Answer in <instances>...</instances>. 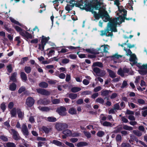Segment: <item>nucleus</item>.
Listing matches in <instances>:
<instances>
[{
	"label": "nucleus",
	"instance_id": "1",
	"mask_svg": "<svg viewBox=\"0 0 147 147\" xmlns=\"http://www.w3.org/2000/svg\"><path fill=\"white\" fill-rule=\"evenodd\" d=\"M95 10H98L99 14L97 13L96 11L93 10L94 8L89 7H87L86 10L87 11L91 12L93 14L94 17L96 19H98L100 17H101L105 22L109 21V16L107 11L105 10V9H100L99 7H95Z\"/></svg>",
	"mask_w": 147,
	"mask_h": 147
},
{
	"label": "nucleus",
	"instance_id": "2",
	"mask_svg": "<svg viewBox=\"0 0 147 147\" xmlns=\"http://www.w3.org/2000/svg\"><path fill=\"white\" fill-rule=\"evenodd\" d=\"M118 18H115L111 21V23H108V28L104 30L100 31V35L103 36L107 35V34L109 32L110 30L112 32H116L117 30L116 28L117 25L118 23Z\"/></svg>",
	"mask_w": 147,
	"mask_h": 147
},
{
	"label": "nucleus",
	"instance_id": "3",
	"mask_svg": "<svg viewBox=\"0 0 147 147\" xmlns=\"http://www.w3.org/2000/svg\"><path fill=\"white\" fill-rule=\"evenodd\" d=\"M75 5L76 7H78L81 8L82 7V3H80V2H76L74 0H71L65 6V9L69 12L70 10L72 9Z\"/></svg>",
	"mask_w": 147,
	"mask_h": 147
},
{
	"label": "nucleus",
	"instance_id": "4",
	"mask_svg": "<svg viewBox=\"0 0 147 147\" xmlns=\"http://www.w3.org/2000/svg\"><path fill=\"white\" fill-rule=\"evenodd\" d=\"M114 4H115L117 5V6L118 7V8L119 9V10L120 12L121 13H122V14L123 16V17L125 19L127 20H129V19L126 18V17L127 15V11L124 8H121V9L119 7V5H120V3H119V0H115L114 1Z\"/></svg>",
	"mask_w": 147,
	"mask_h": 147
},
{
	"label": "nucleus",
	"instance_id": "5",
	"mask_svg": "<svg viewBox=\"0 0 147 147\" xmlns=\"http://www.w3.org/2000/svg\"><path fill=\"white\" fill-rule=\"evenodd\" d=\"M68 125L66 123H58L55 125L56 129L58 131H60L63 129L67 128L68 127Z\"/></svg>",
	"mask_w": 147,
	"mask_h": 147
},
{
	"label": "nucleus",
	"instance_id": "6",
	"mask_svg": "<svg viewBox=\"0 0 147 147\" xmlns=\"http://www.w3.org/2000/svg\"><path fill=\"white\" fill-rule=\"evenodd\" d=\"M21 129L23 135L26 137L29 135V132L26 123H23L22 124Z\"/></svg>",
	"mask_w": 147,
	"mask_h": 147
},
{
	"label": "nucleus",
	"instance_id": "7",
	"mask_svg": "<svg viewBox=\"0 0 147 147\" xmlns=\"http://www.w3.org/2000/svg\"><path fill=\"white\" fill-rule=\"evenodd\" d=\"M129 71V69L126 68H123V69L120 68L118 70L117 74L123 77H124L125 74L128 73Z\"/></svg>",
	"mask_w": 147,
	"mask_h": 147
},
{
	"label": "nucleus",
	"instance_id": "8",
	"mask_svg": "<svg viewBox=\"0 0 147 147\" xmlns=\"http://www.w3.org/2000/svg\"><path fill=\"white\" fill-rule=\"evenodd\" d=\"M66 109L65 107H61L57 109V111L60 115L63 116L66 115Z\"/></svg>",
	"mask_w": 147,
	"mask_h": 147
},
{
	"label": "nucleus",
	"instance_id": "9",
	"mask_svg": "<svg viewBox=\"0 0 147 147\" xmlns=\"http://www.w3.org/2000/svg\"><path fill=\"white\" fill-rule=\"evenodd\" d=\"M35 102L34 100L32 97H29L26 100V104L29 107L32 106Z\"/></svg>",
	"mask_w": 147,
	"mask_h": 147
},
{
	"label": "nucleus",
	"instance_id": "10",
	"mask_svg": "<svg viewBox=\"0 0 147 147\" xmlns=\"http://www.w3.org/2000/svg\"><path fill=\"white\" fill-rule=\"evenodd\" d=\"M37 92L39 93L42 95L48 96L50 94V93L49 92L44 89L39 88L36 89Z\"/></svg>",
	"mask_w": 147,
	"mask_h": 147
},
{
	"label": "nucleus",
	"instance_id": "11",
	"mask_svg": "<svg viewBox=\"0 0 147 147\" xmlns=\"http://www.w3.org/2000/svg\"><path fill=\"white\" fill-rule=\"evenodd\" d=\"M141 69L140 70V73L141 74H146L147 73V64L143 65L140 67Z\"/></svg>",
	"mask_w": 147,
	"mask_h": 147
},
{
	"label": "nucleus",
	"instance_id": "12",
	"mask_svg": "<svg viewBox=\"0 0 147 147\" xmlns=\"http://www.w3.org/2000/svg\"><path fill=\"white\" fill-rule=\"evenodd\" d=\"M12 134L13 135V138L16 140H18L20 139V137L18 132L14 129H11Z\"/></svg>",
	"mask_w": 147,
	"mask_h": 147
},
{
	"label": "nucleus",
	"instance_id": "13",
	"mask_svg": "<svg viewBox=\"0 0 147 147\" xmlns=\"http://www.w3.org/2000/svg\"><path fill=\"white\" fill-rule=\"evenodd\" d=\"M38 102L40 104L47 105L50 103V101L47 99L44 98L43 99H40L38 101Z\"/></svg>",
	"mask_w": 147,
	"mask_h": 147
},
{
	"label": "nucleus",
	"instance_id": "14",
	"mask_svg": "<svg viewBox=\"0 0 147 147\" xmlns=\"http://www.w3.org/2000/svg\"><path fill=\"white\" fill-rule=\"evenodd\" d=\"M51 143L59 146H63L64 144L62 142L56 140H53Z\"/></svg>",
	"mask_w": 147,
	"mask_h": 147
},
{
	"label": "nucleus",
	"instance_id": "15",
	"mask_svg": "<svg viewBox=\"0 0 147 147\" xmlns=\"http://www.w3.org/2000/svg\"><path fill=\"white\" fill-rule=\"evenodd\" d=\"M62 133L65 135L67 136H71L72 132L70 130L67 129L63 131H62Z\"/></svg>",
	"mask_w": 147,
	"mask_h": 147
},
{
	"label": "nucleus",
	"instance_id": "16",
	"mask_svg": "<svg viewBox=\"0 0 147 147\" xmlns=\"http://www.w3.org/2000/svg\"><path fill=\"white\" fill-rule=\"evenodd\" d=\"M107 70L111 78H114L116 77V74L115 72L109 69H107Z\"/></svg>",
	"mask_w": 147,
	"mask_h": 147
},
{
	"label": "nucleus",
	"instance_id": "17",
	"mask_svg": "<svg viewBox=\"0 0 147 147\" xmlns=\"http://www.w3.org/2000/svg\"><path fill=\"white\" fill-rule=\"evenodd\" d=\"M20 77L22 80L24 81L27 80V76L26 74L24 72H21L20 73Z\"/></svg>",
	"mask_w": 147,
	"mask_h": 147
},
{
	"label": "nucleus",
	"instance_id": "18",
	"mask_svg": "<svg viewBox=\"0 0 147 147\" xmlns=\"http://www.w3.org/2000/svg\"><path fill=\"white\" fill-rule=\"evenodd\" d=\"M17 75L16 72H14L12 74L10 78V80L13 82H15L16 81V77Z\"/></svg>",
	"mask_w": 147,
	"mask_h": 147
},
{
	"label": "nucleus",
	"instance_id": "19",
	"mask_svg": "<svg viewBox=\"0 0 147 147\" xmlns=\"http://www.w3.org/2000/svg\"><path fill=\"white\" fill-rule=\"evenodd\" d=\"M42 39L41 40V43H42V44H43L44 45H46V43L47 42L49 39V37L47 38L43 36H42Z\"/></svg>",
	"mask_w": 147,
	"mask_h": 147
},
{
	"label": "nucleus",
	"instance_id": "20",
	"mask_svg": "<svg viewBox=\"0 0 147 147\" xmlns=\"http://www.w3.org/2000/svg\"><path fill=\"white\" fill-rule=\"evenodd\" d=\"M102 125L105 127H110L112 126V124L110 122L107 121H105L103 122H101V123Z\"/></svg>",
	"mask_w": 147,
	"mask_h": 147
},
{
	"label": "nucleus",
	"instance_id": "21",
	"mask_svg": "<svg viewBox=\"0 0 147 147\" xmlns=\"http://www.w3.org/2000/svg\"><path fill=\"white\" fill-rule=\"evenodd\" d=\"M92 67L98 66L100 67H103L102 63L99 62H96L93 63Z\"/></svg>",
	"mask_w": 147,
	"mask_h": 147
},
{
	"label": "nucleus",
	"instance_id": "22",
	"mask_svg": "<svg viewBox=\"0 0 147 147\" xmlns=\"http://www.w3.org/2000/svg\"><path fill=\"white\" fill-rule=\"evenodd\" d=\"M110 91L107 90H102L101 91V95L102 96H106L109 95Z\"/></svg>",
	"mask_w": 147,
	"mask_h": 147
},
{
	"label": "nucleus",
	"instance_id": "23",
	"mask_svg": "<svg viewBox=\"0 0 147 147\" xmlns=\"http://www.w3.org/2000/svg\"><path fill=\"white\" fill-rule=\"evenodd\" d=\"M88 145V144L85 142H80L77 143V146L78 147H82L86 146Z\"/></svg>",
	"mask_w": 147,
	"mask_h": 147
},
{
	"label": "nucleus",
	"instance_id": "24",
	"mask_svg": "<svg viewBox=\"0 0 147 147\" xmlns=\"http://www.w3.org/2000/svg\"><path fill=\"white\" fill-rule=\"evenodd\" d=\"M46 120L50 122H54L57 121L56 118L53 117H47Z\"/></svg>",
	"mask_w": 147,
	"mask_h": 147
},
{
	"label": "nucleus",
	"instance_id": "25",
	"mask_svg": "<svg viewBox=\"0 0 147 147\" xmlns=\"http://www.w3.org/2000/svg\"><path fill=\"white\" fill-rule=\"evenodd\" d=\"M128 86L127 81L124 80L123 81L122 85L121 86V89H123L124 88H126Z\"/></svg>",
	"mask_w": 147,
	"mask_h": 147
},
{
	"label": "nucleus",
	"instance_id": "26",
	"mask_svg": "<svg viewBox=\"0 0 147 147\" xmlns=\"http://www.w3.org/2000/svg\"><path fill=\"white\" fill-rule=\"evenodd\" d=\"M4 28L9 32H11L12 30L8 24H4Z\"/></svg>",
	"mask_w": 147,
	"mask_h": 147
},
{
	"label": "nucleus",
	"instance_id": "27",
	"mask_svg": "<svg viewBox=\"0 0 147 147\" xmlns=\"http://www.w3.org/2000/svg\"><path fill=\"white\" fill-rule=\"evenodd\" d=\"M69 113L71 114H76L77 113L76 110L73 108H70L69 110Z\"/></svg>",
	"mask_w": 147,
	"mask_h": 147
},
{
	"label": "nucleus",
	"instance_id": "28",
	"mask_svg": "<svg viewBox=\"0 0 147 147\" xmlns=\"http://www.w3.org/2000/svg\"><path fill=\"white\" fill-rule=\"evenodd\" d=\"M130 56L129 60L130 61L134 62L137 59L136 55L134 54H132Z\"/></svg>",
	"mask_w": 147,
	"mask_h": 147
},
{
	"label": "nucleus",
	"instance_id": "29",
	"mask_svg": "<svg viewBox=\"0 0 147 147\" xmlns=\"http://www.w3.org/2000/svg\"><path fill=\"white\" fill-rule=\"evenodd\" d=\"M11 117H16V110L15 108H13L10 111Z\"/></svg>",
	"mask_w": 147,
	"mask_h": 147
},
{
	"label": "nucleus",
	"instance_id": "30",
	"mask_svg": "<svg viewBox=\"0 0 147 147\" xmlns=\"http://www.w3.org/2000/svg\"><path fill=\"white\" fill-rule=\"evenodd\" d=\"M123 129L124 130L128 131H131L133 129V128L132 127L126 125H123Z\"/></svg>",
	"mask_w": 147,
	"mask_h": 147
},
{
	"label": "nucleus",
	"instance_id": "31",
	"mask_svg": "<svg viewBox=\"0 0 147 147\" xmlns=\"http://www.w3.org/2000/svg\"><path fill=\"white\" fill-rule=\"evenodd\" d=\"M124 50L126 52V55L127 56L131 55L132 54V52L129 49H128L124 47Z\"/></svg>",
	"mask_w": 147,
	"mask_h": 147
},
{
	"label": "nucleus",
	"instance_id": "32",
	"mask_svg": "<svg viewBox=\"0 0 147 147\" xmlns=\"http://www.w3.org/2000/svg\"><path fill=\"white\" fill-rule=\"evenodd\" d=\"M133 132L134 134L138 137L141 136L142 135V133L138 130H134L133 131Z\"/></svg>",
	"mask_w": 147,
	"mask_h": 147
},
{
	"label": "nucleus",
	"instance_id": "33",
	"mask_svg": "<svg viewBox=\"0 0 147 147\" xmlns=\"http://www.w3.org/2000/svg\"><path fill=\"white\" fill-rule=\"evenodd\" d=\"M17 114L18 117L22 119L24 116V113H22L20 109H19L17 111Z\"/></svg>",
	"mask_w": 147,
	"mask_h": 147
},
{
	"label": "nucleus",
	"instance_id": "34",
	"mask_svg": "<svg viewBox=\"0 0 147 147\" xmlns=\"http://www.w3.org/2000/svg\"><path fill=\"white\" fill-rule=\"evenodd\" d=\"M81 88L80 87H74L71 89V91L73 92H76L80 90Z\"/></svg>",
	"mask_w": 147,
	"mask_h": 147
},
{
	"label": "nucleus",
	"instance_id": "35",
	"mask_svg": "<svg viewBox=\"0 0 147 147\" xmlns=\"http://www.w3.org/2000/svg\"><path fill=\"white\" fill-rule=\"evenodd\" d=\"M100 123H101V122H104V121H105L107 120V117L104 116L103 114H101L100 115Z\"/></svg>",
	"mask_w": 147,
	"mask_h": 147
},
{
	"label": "nucleus",
	"instance_id": "36",
	"mask_svg": "<svg viewBox=\"0 0 147 147\" xmlns=\"http://www.w3.org/2000/svg\"><path fill=\"white\" fill-rule=\"evenodd\" d=\"M31 68L30 66H25L24 69L25 72L27 74L30 73L31 72Z\"/></svg>",
	"mask_w": 147,
	"mask_h": 147
},
{
	"label": "nucleus",
	"instance_id": "37",
	"mask_svg": "<svg viewBox=\"0 0 147 147\" xmlns=\"http://www.w3.org/2000/svg\"><path fill=\"white\" fill-rule=\"evenodd\" d=\"M38 108L40 110L43 111H47L49 110V108L47 107H39Z\"/></svg>",
	"mask_w": 147,
	"mask_h": 147
},
{
	"label": "nucleus",
	"instance_id": "38",
	"mask_svg": "<svg viewBox=\"0 0 147 147\" xmlns=\"http://www.w3.org/2000/svg\"><path fill=\"white\" fill-rule=\"evenodd\" d=\"M42 129L45 133H48L51 131V127L48 128L45 126H43Z\"/></svg>",
	"mask_w": 147,
	"mask_h": 147
},
{
	"label": "nucleus",
	"instance_id": "39",
	"mask_svg": "<svg viewBox=\"0 0 147 147\" xmlns=\"http://www.w3.org/2000/svg\"><path fill=\"white\" fill-rule=\"evenodd\" d=\"M9 89L11 91H14L16 88V85L15 83H12L9 86Z\"/></svg>",
	"mask_w": 147,
	"mask_h": 147
},
{
	"label": "nucleus",
	"instance_id": "40",
	"mask_svg": "<svg viewBox=\"0 0 147 147\" xmlns=\"http://www.w3.org/2000/svg\"><path fill=\"white\" fill-rule=\"evenodd\" d=\"M68 96L71 99H74L77 97V95L76 94L70 93L69 95Z\"/></svg>",
	"mask_w": 147,
	"mask_h": 147
},
{
	"label": "nucleus",
	"instance_id": "41",
	"mask_svg": "<svg viewBox=\"0 0 147 147\" xmlns=\"http://www.w3.org/2000/svg\"><path fill=\"white\" fill-rule=\"evenodd\" d=\"M106 74V72L105 70L100 69L98 76L102 77H103Z\"/></svg>",
	"mask_w": 147,
	"mask_h": 147
},
{
	"label": "nucleus",
	"instance_id": "42",
	"mask_svg": "<svg viewBox=\"0 0 147 147\" xmlns=\"http://www.w3.org/2000/svg\"><path fill=\"white\" fill-rule=\"evenodd\" d=\"M116 140L117 142L120 143L122 140V137L120 134H118L116 137Z\"/></svg>",
	"mask_w": 147,
	"mask_h": 147
},
{
	"label": "nucleus",
	"instance_id": "43",
	"mask_svg": "<svg viewBox=\"0 0 147 147\" xmlns=\"http://www.w3.org/2000/svg\"><path fill=\"white\" fill-rule=\"evenodd\" d=\"M85 51L87 52L90 53L91 54H95L96 51L95 50L93 49H85Z\"/></svg>",
	"mask_w": 147,
	"mask_h": 147
},
{
	"label": "nucleus",
	"instance_id": "44",
	"mask_svg": "<svg viewBox=\"0 0 147 147\" xmlns=\"http://www.w3.org/2000/svg\"><path fill=\"white\" fill-rule=\"evenodd\" d=\"M51 102L53 104H56L59 103L60 102V100L59 99L57 98L52 99Z\"/></svg>",
	"mask_w": 147,
	"mask_h": 147
},
{
	"label": "nucleus",
	"instance_id": "45",
	"mask_svg": "<svg viewBox=\"0 0 147 147\" xmlns=\"http://www.w3.org/2000/svg\"><path fill=\"white\" fill-rule=\"evenodd\" d=\"M39 86L42 88H46L48 86V84L45 82H43L40 83Z\"/></svg>",
	"mask_w": 147,
	"mask_h": 147
},
{
	"label": "nucleus",
	"instance_id": "46",
	"mask_svg": "<svg viewBox=\"0 0 147 147\" xmlns=\"http://www.w3.org/2000/svg\"><path fill=\"white\" fill-rule=\"evenodd\" d=\"M96 102L103 104L104 102V100L103 99L101 98H98L96 99Z\"/></svg>",
	"mask_w": 147,
	"mask_h": 147
},
{
	"label": "nucleus",
	"instance_id": "47",
	"mask_svg": "<svg viewBox=\"0 0 147 147\" xmlns=\"http://www.w3.org/2000/svg\"><path fill=\"white\" fill-rule=\"evenodd\" d=\"M96 135L98 136L101 137L105 135V132L103 131H99L97 133Z\"/></svg>",
	"mask_w": 147,
	"mask_h": 147
},
{
	"label": "nucleus",
	"instance_id": "48",
	"mask_svg": "<svg viewBox=\"0 0 147 147\" xmlns=\"http://www.w3.org/2000/svg\"><path fill=\"white\" fill-rule=\"evenodd\" d=\"M108 45H105L104 46L102 45L101 46V48H103V52L105 53H107L108 52V49L107 46Z\"/></svg>",
	"mask_w": 147,
	"mask_h": 147
},
{
	"label": "nucleus",
	"instance_id": "49",
	"mask_svg": "<svg viewBox=\"0 0 147 147\" xmlns=\"http://www.w3.org/2000/svg\"><path fill=\"white\" fill-rule=\"evenodd\" d=\"M6 146L7 147H16L15 144L12 142H8L6 144Z\"/></svg>",
	"mask_w": 147,
	"mask_h": 147
},
{
	"label": "nucleus",
	"instance_id": "50",
	"mask_svg": "<svg viewBox=\"0 0 147 147\" xmlns=\"http://www.w3.org/2000/svg\"><path fill=\"white\" fill-rule=\"evenodd\" d=\"M100 70V69L99 68L97 67L94 68L93 69V71L96 73L97 76L99 74Z\"/></svg>",
	"mask_w": 147,
	"mask_h": 147
},
{
	"label": "nucleus",
	"instance_id": "51",
	"mask_svg": "<svg viewBox=\"0 0 147 147\" xmlns=\"http://www.w3.org/2000/svg\"><path fill=\"white\" fill-rule=\"evenodd\" d=\"M25 37L28 39V38H30L31 39L32 38V35L29 33L28 32H26L25 33Z\"/></svg>",
	"mask_w": 147,
	"mask_h": 147
},
{
	"label": "nucleus",
	"instance_id": "52",
	"mask_svg": "<svg viewBox=\"0 0 147 147\" xmlns=\"http://www.w3.org/2000/svg\"><path fill=\"white\" fill-rule=\"evenodd\" d=\"M9 19L12 22L20 26H21V25L18 22L15 20L14 19L11 18H10Z\"/></svg>",
	"mask_w": 147,
	"mask_h": 147
},
{
	"label": "nucleus",
	"instance_id": "53",
	"mask_svg": "<svg viewBox=\"0 0 147 147\" xmlns=\"http://www.w3.org/2000/svg\"><path fill=\"white\" fill-rule=\"evenodd\" d=\"M45 45L43 44H39L38 45V49L41 50V51H43L44 50V47Z\"/></svg>",
	"mask_w": 147,
	"mask_h": 147
},
{
	"label": "nucleus",
	"instance_id": "54",
	"mask_svg": "<svg viewBox=\"0 0 147 147\" xmlns=\"http://www.w3.org/2000/svg\"><path fill=\"white\" fill-rule=\"evenodd\" d=\"M0 138L2 140L5 142H6L8 140L6 136H5L4 135H2L0 136Z\"/></svg>",
	"mask_w": 147,
	"mask_h": 147
},
{
	"label": "nucleus",
	"instance_id": "55",
	"mask_svg": "<svg viewBox=\"0 0 147 147\" xmlns=\"http://www.w3.org/2000/svg\"><path fill=\"white\" fill-rule=\"evenodd\" d=\"M122 57V55H118L117 54H115L114 55L112 56V58L114 59L115 58L119 59L120 58H121Z\"/></svg>",
	"mask_w": 147,
	"mask_h": 147
},
{
	"label": "nucleus",
	"instance_id": "56",
	"mask_svg": "<svg viewBox=\"0 0 147 147\" xmlns=\"http://www.w3.org/2000/svg\"><path fill=\"white\" fill-rule=\"evenodd\" d=\"M84 133L87 138H90L91 137V135L89 132L88 131H84Z\"/></svg>",
	"mask_w": 147,
	"mask_h": 147
},
{
	"label": "nucleus",
	"instance_id": "57",
	"mask_svg": "<svg viewBox=\"0 0 147 147\" xmlns=\"http://www.w3.org/2000/svg\"><path fill=\"white\" fill-rule=\"evenodd\" d=\"M138 129L144 132V133L146 132V131L145 130V129L143 126L140 125L139 126L138 128Z\"/></svg>",
	"mask_w": 147,
	"mask_h": 147
},
{
	"label": "nucleus",
	"instance_id": "58",
	"mask_svg": "<svg viewBox=\"0 0 147 147\" xmlns=\"http://www.w3.org/2000/svg\"><path fill=\"white\" fill-rule=\"evenodd\" d=\"M121 147H131V145L129 143H123L121 145Z\"/></svg>",
	"mask_w": 147,
	"mask_h": 147
},
{
	"label": "nucleus",
	"instance_id": "59",
	"mask_svg": "<svg viewBox=\"0 0 147 147\" xmlns=\"http://www.w3.org/2000/svg\"><path fill=\"white\" fill-rule=\"evenodd\" d=\"M28 57H24L23 58L20 62V64H24L26 61L28 60Z\"/></svg>",
	"mask_w": 147,
	"mask_h": 147
},
{
	"label": "nucleus",
	"instance_id": "60",
	"mask_svg": "<svg viewBox=\"0 0 147 147\" xmlns=\"http://www.w3.org/2000/svg\"><path fill=\"white\" fill-rule=\"evenodd\" d=\"M138 103L140 105H143L145 103V101L141 99H139L137 100Z\"/></svg>",
	"mask_w": 147,
	"mask_h": 147
},
{
	"label": "nucleus",
	"instance_id": "61",
	"mask_svg": "<svg viewBox=\"0 0 147 147\" xmlns=\"http://www.w3.org/2000/svg\"><path fill=\"white\" fill-rule=\"evenodd\" d=\"M25 89H26V88H25V87H24V86L21 87L19 89V90H18V92L19 93H21L22 92L24 91L25 90Z\"/></svg>",
	"mask_w": 147,
	"mask_h": 147
},
{
	"label": "nucleus",
	"instance_id": "62",
	"mask_svg": "<svg viewBox=\"0 0 147 147\" xmlns=\"http://www.w3.org/2000/svg\"><path fill=\"white\" fill-rule=\"evenodd\" d=\"M69 60L66 58L64 59H62L61 62L62 63L64 64H66L69 62Z\"/></svg>",
	"mask_w": 147,
	"mask_h": 147
},
{
	"label": "nucleus",
	"instance_id": "63",
	"mask_svg": "<svg viewBox=\"0 0 147 147\" xmlns=\"http://www.w3.org/2000/svg\"><path fill=\"white\" fill-rule=\"evenodd\" d=\"M65 143L66 145L70 147H75L74 144L72 143L66 141L65 142Z\"/></svg>",
	"mask_w": 147,
	"mask_h": 147
},
{
	"label": "nucleus",
	"instance_id": "64",
	"mask_svg": "<svg viewBox=\"0 0 147 147\" xmlns=\"http://www.w3.org/2000/svg\"><path fill=\"white\" fill-rule=\"evenodd\" d=\"M69 57L72 59H75L77 58V56L73 54H71L69 55Z\"/></svg>",
	"mask_w": 147,
	"mask_h": 147
}]
</instances>
